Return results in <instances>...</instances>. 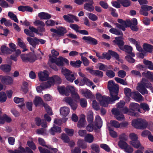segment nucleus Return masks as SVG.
<instances>
[{
    "instance_id": "3c124183",
    "label": "nucleus",
    "mask_w": 153,
    "mask_h": 153,
    "mask_svg": "<svg viewBox=\"0 0 153 153\" xmlns=\"http://www.w3.org/2000/svg\"><path fill=\"white\" fill-rule=\"evenodd\" d=\"M143 63L146 65H148V68L150 70H153V64L151 61L144 59L143 61Z\"/></svg>"
},
{
    "instance_id": "a878e982",
    "label": "nucleus",
    "mask_w": 153,
    "mask_h": 153,
    "mask_svg": "<svg viewBox=\"0 0 153 153\" xmlns=\"http://www.w3.org/2000/svg\"><path fill=\"white\" fill-rule=\"evenodd\" d=\"M144 51L146 52L151 53L153 50V46L147 43H144L143 45Z\"/></svg>"
},
{
    "instance_id": "c85d7f7f",
    "label": "nucleus",
    "mask_w": 153,
    "mask_h": 153,
    "mask_svg": "<svg viewBox=\"0 0 153 153\" xmlns=\"http://www.w3.org/2000/svg\"><path fill=\"white\" fill-rule=\"evenodd\" d=\"M102 121L100 116L97 115L95 119V124L98 128H100L102 126Z\"/></svg>"
},
{
    "instance_id": "338daca9",
    "label": "nucleus",
    "mask_w": 153,
    "mask_h": 153,
    "mask_svg": "<svg viewBox=\"0 0 153 153\" xmlns=\"http://www.w3.org/2000/svg\"><path fill=\"white\" fill-rule=\"evenodd\" d=\"M70 27L72 29L74 30L76 32H79V29L81 28V27H80L79 26L76 24H71L70 25Z\"/></svg>"
},
{
    "instance_id": "b1692460",
    "label": "nucleus",
    "mask_w": 153,
    "mask_h": 153,
    "mask_svg": "<svg viewBox=\"0 0 153 153\" xmlns=\"http://www.w3.org/2000/svg\"><path fill=\"white\" fill-rule=\"evenodd\" d=\"M81 92L83 96L87 99H91L93 97L91 92L89 90H82Z\"/></svg>"
},
{
    "instance_id": "cd10ccee",
    "label": "nucleus",
    "mask_w": 153,
    "mask_h": 153,
    "mask_svg": "<svg viewBox=\"0 0 153 153\" xmlns=\"http://www.w3.org/2000/svg\"><path fill=\"white\" fill-rule=\"evenodd\" d=\"M18 45L21 48L23 49L22 52H24L27 50L26 46L23 41L20 38L18 39Z\"/></svg>"
},
{
    "instance_id": "6e6552de",
    "label": "nucleus",
    "mask_w": 153,
    "mask_h": 153,
    "mask_svg": "<svg viewBox=\"0 0 153 153\" xmlns=\"http://www.w3.org/2000/svg\"><path fill=\"white\" fill-rule=\"evenodd\" d=\"M57 88L60 94L68 96L69 95L71 89L72 88V86L68 85L65 87L64 86H58Z\"/></svg>"
},
{
    "instance_id": "473e14b6",
    "label": "nucleus",
    "mask_w": 153,
    "mask_h": 153,
    "mask_svg": "<svg viewBox=\"0 0 153 153\" xmlns=\"http://www.w3.org/2000/svg\"><path fill=\"white\" fill-rule=\"evenodd\" d=\"M1 51L2 53L6 54H11L12 52V51L11 50V49L8 48L5 45H3L1 46Z\"/></svg>"
},
{
    "instance_id": "c756f323",
    "label": "nucleus",
    "mask_w": 153,
    "mask_h": 153,
    "mask_svg": "<svg viewBox=\"0 0 153 153\" xmlns=\"http://www.w3.org/2000/svg\"><path fill=\"white\" fill-rule=\"evenodd\" d=\"M36 124L38 126L41 125L42 127L45 128L47 127V125L46 122H44V120H41L39 117H37L35 119Z\"/></svg>"
},
{
    "instance_id": "bb28decb",
    "label": "nucleus",
    "mask_w": 153,
    "mask_h": 153,
    "mask_svg": "<svg viewBox=\"0 0 153 153\" xmlns=\"http://www.w3.org/2000/svg\"><path fill=\"white\" fill-rule=\"evenodd\" d=\"M70 109L67 106L62 107L60 109V114L64 117H66L69 113Z\"/></svg>"
},
{
    "instance_id": "5701e85b",
    "label": "nucleus",
    "mask_w": 153,
    "mask_h": 153,
    "mask_svg": "<svg viewBox=\"0 0 153 153\" xmlns=\"http://www.w3.org/2000/svg\"><path fill=\"white\" fill-rule=\"evenodd\" d=\"M14 101L16 103H22L21 105H18L19 107L22 109H23L25 108V104L23 102L24 99L23 98H19L16 97L14 98Z\"/></svg>"
},
{
    "instance_id": "680f3d73",
    "label": "nucleus",
    "mask_w": 153,
    "mask_h": 153,
    "mask_svg": "<svg viewBox=\"0 0 153 153\" xmlns=\"http://www.w3.org/2000/svg\"><path fill=\"white\" fill-rule=\"evenodd\" d=\"M115 80L118 83L123 85H127L128 83L127 82H126L123 79L118 77H116L114 78Z\"/></svg>"
},
{
    "instance_id": "f704fd0d",
    "label": "nucleus",
    "mask_w": 153,
    "mask_h": 153,
    "mask_svg": "<svg viewBox=\"0 0 153 153\" xmlns=\"http://www.w3.org/2000/svg\"><path fill=\"white\" fill-rule=\"evenodd\" d=\"M109 32L113 34L116 35H120L119 37H123V33L122 31L119 30L115 28H112L110 29Z\"/></svg>"
},
{
    "instance_id": "9d476101",
    "label": "nucleus",
    "mask_w": 153,
    "mask_h": 153,
    "mask_svg": "<svg viewBox=\"0 0 153 153\" xmlns=\"http://www.w3.org/2000/svg\"><path fill=\"white\" fill-rule=\"evenodd\" d=\"M85 2H88L84 5V8L86 10L90 12H93L94 10V7L93 6L94 4L93 0H85Z\"/></svg>"
},
{
    "instance_id": "39448f33",
    "label": "nucleus",
    "mask_w": 153,
    "mask_h": 153,
    "mask_svg": "<svg viewBox=\"0 0 153 153\" xmlns=\"http://www.w3.org/2000/svg\"><path fill=\"white\" fill-rule=\"evenodd\" d=\"M97 99L98 100L101 106L107 107L108 106V103H110L109 100L108 96H102L100 93H97L96 95Z\"/></svg>"
},
{
    "instance_id": "13d9d810",
    "label": "nucleus",
    "mask_w": 153,
    "mask_h": 153,
    "mask_svg": "<svg viewBox=\"0 0 153 153\" xmlns=\"http://www.w3.org/2000/svg\"><path fill=\"white\" fill-rule=\"evenodd\" d=\"M108 10L111 12V15L113 17H118V13L116 12V9L112 8L111 7H109L108 8Z\"/></svg>"
},
{
    "instance_id": "6e6d98bb",
    "label": "nucleus",
    "mask_w": 153,
    "mask_h": 153,
    "mask_svg": "<svg viewBox=\"0 0 153 153\" xmlns=\"http://www.w3.org/2000/svg\"><path fill=\"white\" fill-rule=\"evenodd\" d=\"M99 65V69L100 70L105 71L109 69L107 66L102 63H99L98 64Z\"/></svg>"
},
{
    "instance_id": "f3484780",
    "label": "nucleus",
    "mask_w": 153,
    "mask_h": 153,
    "mask_svg": "<svg viewBox=\"0 0 153 153\" xmlns=\"http://www.w3.org/2000/svg\"><path fill=\"white\" fill-rule=\"evenodd\" d=\"M86 70L88 71L91 74L97 76L100 78H102L103 76V72L100 70H94L89 68H87Z\"/></svg>"
},
{
    "instance_id": "f03ea898",
    "label": "nucleus",
    "mask_w": 153,
    "mask_h": 153,
    "mask_svg": "<svg viewBox=\"0 0 153 153\" xmlns=\"http://www.w3.org/2000/svg\"><path fill=\"white\" fill-rule=\"evenodd\" d=\"M123 39L122 37H117L115 38L113 42L114 44L117 45L120 50L128 53H131L133 49L132 47L128 45H124L125 42Z\"/></svg>"
},
{
    "instance_id": "09e8293b",
    "label": "nucleus",
    "mask_w": 153,
    "mask_h": 153,
    "mask_svg": "<svg viewBox=\"0 0 153 153\" xmlns=\"http://www.w3.org/2000/svg\"><path fill=\"white\" fill-rule=\"evenodd\" d=\"M82 62L80 60H77L76 61H71L70 62V65L74 67H79Z\"/></svg>"
},
{
    "instance_id": "dca6fc26",
    "label": "nucleus",
    "mask_w": 153,
    "mask_h": 153,
    "mask_svg": "<svg viewBox=\"0 0 153 153\" xmlns=\"http://www.w3.org/2000/svg\"><path fill=\"white\" fill-rule=\"evenodd\" d=\"M82 39L85 41V42L88 44L96 45L98 43L97 40L91 36H84L82 38Z\"/></svg>"
},
{
    "instance_id": "2f4dec72",
    "label": "nucleus",
    "mask_w": 153,
    "mask_h": 153,
    "mask_svg": "<svg viewBox=\"0 0 153 153\" xmlns=\"http://www.w3.org/2000/svg\"><path fill=\"white\" fill-rule=\"evenodd\" d=\"M0 68L4 72L7 73L11 71V67L9 65H2L0 66Z\"/></svg>"
},
{
    "instance_id": "e433bc0d",
    "label": "nucleus",
    "mask_w": 153,
    "mask_h": 153,
    "mask_svg": "<svg viewBox=\"0 0 153 153\" xmlns=\"http://www.w3.org/2000/svg\"><path fill=\"white\" fill-rule=\"evenodd\" d=\"M70 93H71L72 98H74L75 100H78L79 99L80 97L79 95L76 92L75 89L73 86L72 88L71 89Z\"/></svg>"
},
{
    "instance_id": "864d4df0",
    "label": "nucleus",
    "mask_w": 153,
    "mask_h": 153,
    "mask_svg": "<svg viewBox=\"0 0 153 153\" xmlns=\"http://www.w3.org/2000/svg\"><path fill=\"white\" fill-rule=\"evenodd\" d=\"M108 130L109 132V133L110 136L116 138L117 137V134L116 132L111 127L108 126Z\"/></svg>"
},
{
    "instance_id": "aec40b11",
    "label": "nucleus",
    "mask_w": 153,
    "mask_h": 153,
    "mask_svg": "<svg viewBox=\"0 0 153 153\" xmlns=\"http://www.w3.org/2000/svg\"><path fill=\"white\" fill-rule=\"evenodd\" d=\"M85 84L88 86H91L93 85V83L90 81L89 79L85 77L81 79L79 82V85L83 86Z\"/></svg>"
},
{
    "instance_id": "7c9ffc66",
    "label": "nucleus",
    "mask_w": 153,
    "mask_h": 153,
    "mask_svg": "<svg viewBox=\"0 0 153 153\" xmlns=\"http://www.w3.org/2000/svg\"><path fill=\"white\" fill-rule=\"evenodd\" d=\"M86 123L85 117H82L80 118L78 122L77 126L79 128H84L85 126Z\"/></svg>"
},
{
    "instance_id": "9b49d317",
    "label": "nucleus",
    "mask_w": 153,
    "mask_h": 153,
    "mask_svg": "<svg viewBox=\"0 0 153 153\" xmlns=\"http://www.w3.org/2000/svg\"><path fill=\"white\" fill-rule=\"evenodd\" d=\"M65 101L69 105L71 108L73 110H75L77 107V105L74 100L70 97H65Z\"/></svg>"
},
{
    "instance_id": "4be33fe9",
    "label": "nucleus",
    "mask_w": 153,
    "mask_h": 153,
    "mask_svg": "<svg viewBox=\"0 0 153 153\" xmlns=\"http://www.w3.org/2000/svg\"><path fill=\"white\" fill-rule=\"evenodd\" d=\"M132 97L134 100L138 102L143 100V96L137 91L133 92Z\"/></svg>"
},
{
    "instance_id": "a211bd4d",
    "label": "nucleus",
    "mask_w": 153,
    "mask_h": 153,
    "mask_svg": "<svg viewBox=\"0 0 153 153\" xmlns=\"http://www.w3.org/2000/svg\"><path fill=\"white\" fill-rule=\"evenodd\" d=\"M57 60L56 62V64L59 66H63L64 65V62L67 64H68L69 61L68 60L62 57H60L59 58H57Z\"/></svg>"
},
{
    "instance_id": "4468645a",
    "label": "nucleus",
    "mask_w": 153,
    "mask_h": 153,
    "mask_svg": "<svg viewBox=\"0 0 153 153\" xmlns=\"http://www.w3.org/2000/svg\"><path fill=\"white\" fill-rule=\"evenodd\" d=\"M33 102L34 104L36 106L42 105L47 112L48 111V105H45L44 104L42 99L39 96L36 97L33 101Z\"/></svg>"
},
{
    "instance_id": "2eb2a0df",
    "label": "nucleus",
    "mask_w": 153,
    "mask_h": 153,
    "mask_svg": "<svg viewBox=\"0 0 153 153\" xmlns=\"http://www.w3.org/2000/svg\"><path fill=\"white\" fill-rule=\"evenodd\" d=\"M38 76L40 81H46L48 83V71L44 70L43 71H40L38 74Z\"/></svg>"
},
{
    "instance_id": "ddd939ff",
    "label": "nucleus",
    "mask_w": 153,
    "mask_h": 153,
    "mask_svg": "<svg viewBox=\"0 0 153 153\" xmlns=\"http://www.w3.org/2000/svg\"><path fill=\"white\" fill-rule=\"evenodd\" d=\"M0 79L3 83L6 85H11L13 82L12 78L8 76H0Z\"/></svg>"
},
{
    "instance_id": "603ef678",
    "label": "nucleus",
    "mask_w": 153,
    "mask_h": 153,
    "mask_svg": "<svg viewBox=\"0 0 153 153\" xmlns=\"http://www.w3.org/2000/svg\"><path fill=\"white\" fill-rule=\"evenodd\" d=\"M110 127H113L115 128H120V124L119 123L115 120H111L110 121Z\"/></svg>"
},
{
    "instance_id": "bf43d9fd",
    "label": "nucleus",
    "mask_w": 153,
    "mask_h": 153,
    "mask_svg": "<svg viewBox=\"0 0 153 153\" xmlns=\"http://www.w3.org/2000/svg\"><path fill=\"white\" fill-rule=\"evenodd\" d=\"M7 100V97L6 94L3 92L0 93V102L1 103L5 102Z\"/></svg>"
},
{
    "instance_id": "393cba45",
    "label": "nucleus",
    "mask_w": 153,
    "mask_h": 153,
    "mask_svg": "<svg viewBox=\"0 0 153 153\" xmlns=\"http://www.w3.org/2000/svg\"><path fill=\"white\" fill-rule=\"evenodd\" d=\"M48 88V83L47 82L42 83L40 85L36 87V89L38 92L41 93L42 90H45Z\"/></svg>"
},
{
    "instance_id": "ea45409f",
    "label": "nucleus",
    "mask_w": 153,
    "mask_h": 153,
    "mask_svg": "<svg viewBox=\"0 0 153 153\" xmlns=\"http://www.w3.org/2000/svg\"><path fill=\"white\" fill-rule=\"evenodd\" d=\"M142 83L146 88L151 89L152 87V84L145 79H142Z\"/></svg>"
},
{
    "instance_id": "423d86ee",
    "label": "nucleus",
    "mask_w": 153,
    "mask_h": 153,
    "mask_svg": "<svg viewBox=\"0 0 153 153\" xmlns=\"http://www.w3.org/2000/svg\"><path fill=\"white\" fill-rule=\"evenodd\" d=\"M61 72L65 76L66 79L71 82H73L76 79L74 74L70 70L65 68H62Z\"/></svg>"
},
{
    "instance_id": "c9c22d12",
    "label": "nucleus",
    "mask_w": 153,
    "mask_h": 153,
    "mask_svg": "<svg viewBox=\"0 0 153 153\" xmlns=\"http://www.w3.org/2000/svg\"><path fill=\"white\" fill-rule=\"evenodd\" d=\"M61 129L60 127L54 126L52 128L50 131V132L52 135H54L56 132L60 133L61 132Z\"/></svg>"
},
{
    "instance_id": "58836bf2",
    "label": "nucleus",
    "mask_w": 153,
    "mask_h": 153,
    "mask_svg": "<svg viewBox=\"0 0 153 153\" xmlns=\"http://www.w3.org/2000/svg\"><path fill=\"white\" fill-rule=\"evenodd\" d=\"M142 75L145 76L146 78L153 81V73L147 71L146 73H143Z\"/></svg>"
},
{
    "instance_id": "a18cd8bd",
    "label": "nucleus",
    "mask_w": 153,
    "mask_h": 153,
    "mask_svg": "<svg viewBox=\"0 0 153 153\" xmlns=\"http://www.w3.org/2000/svg\"><path fill=\"white\" fill-rule=\"evenodd\" d=\"M85 141L89 143H92L94 140L93 136L91 134H88L85 137Z\"/></svg>"
},
{
    "instance_id": "774afa93",
    "label": "nucleus",
    "mask_w": 153,
    "mask_h": 153,
    "mask_svg": "<svg viewBox=\"0 0 153 153\" xmlns=\"http://www.w3.org/2000/svg\"><path fill=\"white\" fill-rule=\"evenodd\" d=\"M20 57L23 62H28V53L27 54H22Z\"/></svg>"
},
{
    "instance_id": "0eeeda50",
    "label": "nucleus",
    "mask_w": 153,
    "mask_h": 153,
    "mask_svg": "<svg viewBox=\"0 0 153 153\" xmlns=\"http://www.w3.org/2000/svg\"><path fill=\"white\" fill-rule=\"evenodd\" d=\"M117 22L121 24L116 23L115 25L116 27L122 30L123 31L126 30V28L131 25L130 20L129 19L124 21L123 19H117Z\"/></svg>"
},
{
    "instance_id": "1a4fd4ad",
    "label": "nucleus",
    "mask_w": 153,
    "mask_h": 153,
    "mask_svg": "<svg viewBox=\"0 0 153 153\" xmlns=\"http://www.w3.org/2000/svg\"><path fill=\"white\" fill-rule=\"evenodd\" d=\"M29 30L27 29L24 30L25 33L27 35L32 37L34 36V35L33 33H34L37 34H39V30L35 28L33 26H30L29 27Z\"/></svg>"
},
{
    "instance_id": "69168bd1",
    "label": "nucleus",
    "mask_w": 153,
    "mask_h": 153,
    "mask_svg": "<svg viewBox=\"0 0 153 153\" xmlns=\"http://www.w3.org/2000/svg\"><path fill=\"white\" fill-rule=\"evenodd\" d=\"M88 16L90 20L94 21H96L98 19L97 16L95 14L91 13H88Z\"/></svg>"
},
{
    "instance_id": "4c0bfd02",
    "label": "nucleus",
    "mask_w": 153,
    "mask_h": 153,
    "mask_svg": "<svg viewBox=\"0 0 153 153\" xmlns=\"http://www.w3.org/2000/svg\"><path fill=\"white\" fill-rule=\"evenodd\" d=\"M91 148L93 151L91 153H99L100 152V147L97 144H92L91 145Z\"/></svg>"
},
{
    "instance_id": "6ab92c4d",
    "label": "nucleus",
    "mask_w": 153,
    "mask_h": 153,
    "mask_svg": "<svg viewBox=\"0 0 153 153\" xmlns=\"http://www.w3.org/2000/svg\"><path fill=\"white\" fill-rule=\"evenodd\" d=\"M137 88V90L143 95L148 94V91L142 82L138 83Z\"/></svg>"
},
{
    "instance_id": "e2e57ef3",
    "label": "nucleus",
    "mask_w": 153,
    "mask_h": 153,
    "mask_svg": "<svg viewBox=\"0 0 153 153\" xmlns=\"http://www.w3.org/2000/svg\"><path fill=\"white\" fill-rule=\"evenodd\" d=\"M27 86L28 83L27 82H23L22 85L21 86V89L25 93H26L28 91Z\"/></svg>"
},
{
    "instance_id": "f8f14e48",
    "label": "nucleus",
    "mask_w": 153,
    "mask_h": 153,
    "mask_svg": "<svg viewBox=\"0 0 153 153\" xmlns=\"http://www.w3.org/2000/svg\"><path fill=\"white\" fill-rule=\"evenodd\" d=\"M63 17L66 21L69 23H74V20L76 22L79 21L77 16L71 14H68V15H64Z\"/></svg>"
},
{
    "instance_id": "79ce46f5",
    "label": "nucleus",
    "mask_w": 153,
    "mask_h": 153,
    "mask_svg": "<svg viewBox=\"0 0 153 153\" xmlns=\"http://www.w3.org/2000/svg\"><path fill=\"white\" fill-rule=\"evenodd\" d=\"M36 55L34 53H28V62L33 63L35 61L36 59Z\"/></svg>"
},
{
    "instance_id": "37998d69",
    "label": "nucleus",
    "mask_w": 153,
    "mask_h": 153,
    "mask_svg": "<svg viewBox=\"0 0 153 153\" xmlns=\"http://www.w3.org/2000/svg\"><path fill=\"white\" fill-rule=\"evenodd\" d=\"M8 152L10 153H26L25 149L22 147H20L18 149L14 151L9 150Z\"/></svg>"
},
{
    "instance_id": "4d7b16f0",
    "label": "nucleus",
    "mask_w": 153,
    "mask_h": 153,
    "mask_svg": "<svg viewBox=\"0 0 153 153\" xmlns=\"http://www.w3.org/2000/svg\"><path fill=\"white\" fill-rule=\"evenodd\" d=\"M8 16L11 19L13 20L15 22H18V20L16 16L13 13L9 12L8 13Z\"/></svg>"
},
{
    "instance_id": "8fccbe9b",
    "label": "nucleus",
    "mask_w": 153,
    "mask_h": 153,
    "mask_svg": "<svg viewBox=\"0 0 153 153\" xmlns=\"http://www.w3.org/2000/svg\"><path fill=\"white\" fill-rule=\"evenodd\" d=\"M52 80V84H54L55 83L58 84H60L61 82V79L59 77L57 76H55L54 78L50 77Z\"/></svg>"
},
{
    "instance_id": "a19ab883",
    "label": "nucleus",
    "mask_w": 153,
    "mask_h": 153,
    "mask_svg": "<svg viewBox=\"0 0 153 153\" xmlns=\"http://www.w3.org/2000/svg\"><path fill=\"white\" fill-rule=\"evenodd\" d=\"M93 113L92 111H89L87 113V119L89 123H92L93 120Z\"/></svg>"
},
{
    "instance_id": "f257e3e1",
    "label": "nucleus",
    "mask_w": 153,
    "mask_h": 153,
    "mask_svg": "<svg viewBox=\"0 0 153 153\" xmlns=\"http://www.w3.org/2000/svg\"><path fill=\"white\" fill-rule=\"evenodd\" d=\"M107 88L109 91L111 97L108 96L110 101V104H112L118 100L120 97L118 96L119 89V86L114 83L113 80H110L108 83Z\"/></svg>"
},
{
    "instance_id": "0e129e2a",
    "label": "nucleus",
    "mask_w": 153,
    "mask_h": 153,
    "mask_svg": "<svg viewBox=\"0 0 153 153\" xmlns=\"http://www.w3.org/2000/svg\"><path fill=\"white\" fill-rule=\"evenodd\" d=\"M105 74L107 76L110 78L114 77L115 75V73L111 70H107Z\"/></svg>"
},
{
    "instance_id": "c03bdc74",
    "label": "nucleus",
    "mask_w": 153,
    "mask_h": 153,
    "mask_svg": "<svg viewBox=\"0 0 153 153\" xmlns=\"http://www.w3.org/2000/svg\"><path fill=\"white\" fill-rule=\"evenodd\" d=\"M129 143L135 148H139L141 145L140 142L138 139L134 141H130Z\"/></svg>"
},
{
    "instance_id": "412c9836",
    "label": "nucleus",
    "mask_w": 153,
    "mask_h": 153,
    "mask_svg": "<svg viewBox=\"0 0 153 153\" xmlns=\"http://www.w3.org/2000/svg\"><path fill=\"white\" fill-rule=\"evenodd\" d=\"M27 40L29 44L34 48L36 47L37 45H38V38L36 37H34L33 38L30 37L27 38Z\"/></svg>"
},
{
    "instance_id": "72a5a7b5",
    "label": "nucleus",
    "mask_w": 153,
    "mask_h": 153,
    "mask_svg": "<svg viewBox=\"0 0 153 153\" xmlns=\"http://www.w3.org/2000/svg\"><path fill=\"white\" fill-rule=\"evenodd\" d=\"M67 32L65 27L60 26L57 28V34L59 36H62L64 35Z\"/></svg>"
},
{
    "instance_id": "de8ad7c7",
    "label": "nucleus",
    "mask_w": 153,
    "mask_h": 153,
    "mask_svg": "<svg viewBox=\"0 0 153 153\" xmlns=\"http://www.w3.org/2000/svg\"><path fill=\"white\" fill-rule=\"evenodd\" d=\"M118 1L124 7L129 6L131 4L130 0H118Z\"/></svg>"
},
{
    "instance_id": "5fc2aeb1",
    "label": "nucleus",
    "mask_w": 153,
    "mask_h": 153,
    "mask_svg": "<svg viewBox=\"0 0 153 153\" xmlns=\"http://www.w3.org/2000/svg\"><path fill=\"white\" fill-rule=\"evenodd\" d=\"M126 141L120 140L118 143V146L121 149H124L128 145L126 142Z\"/></svg>"
},
{
    "instance_id": "7ed1b4c3",
    "label": "nucleus",
    "mask_w": 153,
    "mask_h": 153,
    "mask_svg": "<svg viewBox=\"0 0 153 153\" xmlns=\"http://www.w3.org/2000/svg\"><path fill=\"white\" fill-rule=\"evenodd\" d=\"M132 126L136 128L143 130L145 129L148 125V122L145 119L138 118L132 121Z\"/></svg>"
},
{
    "instance_id": "49530a36",
    "label": "nucleus",
    "mask_w": 153,
    "mask_h": 153,
    "mask_svg": "<svg viewBox=\"0 0 153 153\" xmlns=\"http://www.w3.org/2000/svg\"><path fill=\"white\" fill-rule=\"evenodd\" d=\"M108 52L110 54V56H111L115 58V59L119 61H120V59L119 55L116 52L113 51L111 50H109Z\"/></svg>"
},
{
    "instance_id": "052dcab7",
    "label": "nucleus",
    "mask_w": 153,
    "mask_h": 153,
    "mask_svg": "<svg viewBox=\"0 0 153 153\" xmlns=\"http://www.w3.org/2000/svg\"><path fill=\"white\" fill-rule=\"evenodd\" d=\"M38 17L42 19H48V14L47 13L41 12L38 13Z\"/></svg>"
},
{
    "instance_id": "20e7f679",
    "label": "nucleus",
    "mask_w": 153,
    "mask_h": 153,
    "mask_svg": "<svg viewBox=\"0 0 153 153\" xmlns=\"http://www.w3.org/2000/svg\"><path fill=\"white\" fill-rule=\"evenodd\" d=\"M129 108L131 112L130 115L137 117L138 115V112L140 113V105L136 103L132 102L130 104Z\"/></svg>"
}]
</instances>
